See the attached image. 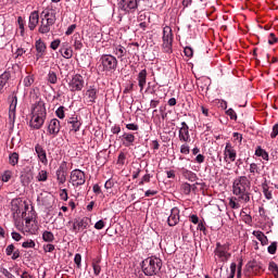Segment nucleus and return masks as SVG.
I'll return each instance as SVG.
<instances>
[{"label":"nucleus","instance_id":"1","mask_svg":"<svg viewBox=\"0 0 278 278\" xmlns=\"http://www.w3.org/2000/svg\"><path fill=\"white\" fill-rule=\"evenodd\" d=\"M249 190H251V180L247 176L237 177L232 182V192L237 198H230L229 206L232 210H238L240 203H249L251 201Z\"/></svg>","mask_w":278,"mask_h":278},{"label":"nucleus","instance_id":"2","mask_svg":"<svg viewBox=\"0 0 278 278\" xmlns=\"http://www.w3.org/2000/svg\"><path fill=\"white\" fill-rule=\"evenodd\" d=\"M141 269L146 277H153L162 270V260L155 256H150L142 261Z\"/></svg>","mask_w":278,"mask_h":278},{"label":"nucleus","instance_id":"3","mask_svg":"<svg viewBox=\"0 0 278 278\" xmlns=\"http://www.w3.org/2000/svg\"><path fill=\"white\" fill-rule=\"evenodd\" d=\"M100 67L103 73H114L118 68V59L112 54H102L100 56Z\"/></svg>","mask_w":278,"mask_h":278},{"label":"nucleus","instance_id":"4","mask_svg":"<svg viewBox=\"0 0 278 278\" xmlns=\"http://www.w3.org/2000/svg\"><path fill=\"white\" fill-rule=\"evenodd\" d=\"M70 184L73 188H79L86 184V173L79 168L73 169L70 174Z\"/></svg>","mask_w":278,"mask_h":278},{"label":"nucleus","instance_id":"5","mask_svg":"<svg viewBox=\"0 0 278 278\" xmlns=\"http://www.w3.org/2000/svg\"><path fill=\"white\" fill-rule=\"evenodd\" d=\"M138 3H140V0H121L117 8L124 14H135L138 10Z\"/></svg>","mask_w":278,"mask_h":278},{"label":"nucleus","instance_id":"6","mask_svg":"<svg viewBox=\"0 0 278 278\" xmlns=\"http://www.w3.org/2000/svg\"><path fill=\"white\" fill-rule=\"evenodd\" d=\"M86 86V80L81 74H75L68 83V88L71 92H81Z\"/></svg>","mask_w":278,"mask_h":278},{"label":"nucleus","instance_id":"7","mask_svg":"<svg viewBox=\"0 0 278 278\" xmlns=\"http://www.w3.org/2000/svg\"><path fill=\"white\" fill-rule=\"evenodd\" d=\"M99 99V89L92 85L89 86L85 92V103L87 105H94Z\"/></svg>","mask_w":278,"mask_h":278},{"label":"nucleus","instance_id":"8","mask_svg":"<svg viewBox=\"0 0 278 278\" xmlns=\"http://www.w3.org/2000/svg\"><path fill=\"white\" fill-rule=\"evenodd\" d=\"M91 219L88 217L76 218L73 222L72 231L73 233H79L84 231V229H88L90 227Z\"/></svg>","mask_w":278,"mask_h":278},{"label":"nucleus","instance_id":"9","mask_svg":"<svg viewBox=\"0 0 278 278\" xmlns=\"http://www.w3.org/2000/svg\"><path fill=\"white\" fill-rule=\"evenodd\" d=\"M36 210H25L22 213V219L25 222V231H31V224L36 220Z\"/></svg>","mask_w":278,"mask_h":278},{"label":"nucleus","instance_id":"10","mask_svg":"<svg viewBox=\"0 0 278 278\" xmlns=\"http://www.w3.org/2000/svg\"><path fill=\"white\" fill-rule=\"evenodd\" d=\"M215 255L219 257L220 262H227L231 257V254H229V243L220 244V242H217Z\"/></svg>","mask_w":278,"mask_h":278},{"label":"nucleus","instance_id":"11","mask_svg":"<svg viewBox=\"0 0 278 278\" xmlns=\"http://www.w3.org/2000/svg\"><path fill=\"white\" fill-rule=\"evenodd\" d=\"M66 175H68V167L66 161H63L55 172L58 186H64L66 184Z\"/></svg>","mask_w":278,"mask_h":278},{"label":"nucleus","instance_id":"12","mask_svg":"<svg viewBox=\"0 0 278 278\" xmlns=\"http://www.w3.org/2000/svg\"><path fill=\"white\" fill-rule=\"evenodd\" d=\"M236 157H238V152L236 151L231 142H226V146L224 149L225 162H228V163L236 162Z\"/></svg>","mask_w":278,"mask_h":278},{"label":"nucleus","instance_id":"13","mask_svg":"<svg viewBox=\"0 0 278 278\" xmlns=\"http://www.w3.org/2000/svg\"><path fill=\"white\" fill-rule=\"evenodd\" d=\"M180 125L181 127H179V130H178V139L181 142L188 143L192 140L190 138V126H188L186 122H181Z\"/></svg>","mask_w":278,"mask_h":278},{"label":"nucleus","instance_id":"14","mask_svg":"<svg viewBox=\"0 0 278 278\" xmlns=\"http://www.w3.org/2000/svg\"><path fill=\"white\" fill-rule=\"evenodd\" d=\"M35 153H36L39 162H41V164H43V166H47V164H49V159H47V150L45 149V146H42L40 143H36L35 144Z\"/></svg>","mask_w":278,"mask_h":278},{"label":"nucleus","instance_id":"15","mask_svg":"<svg viewBox=\"0 0 278 278\" xmlns=\"http://www.w3.org/2000/svg\"><path fill=\"white\" fill-rule=\"evenodd\" d=\"M55 21H58V18H54V17H50L48 20H41L40 26L38 28L39 34H49V31H51V27L55 25Z\"/></svg>","mask_w":278,"mask_h":278},{"label":"nucleus","instance_id":"16","mask_svg":"<svg viewBox=\"0 0 278 278\" xmlns=\"http://www.w3.org/2000/svg\"><path fill=\"white\" fill-rule=\"evenodd\" d=\"M31 114L35 116H41L43 118H47V106L45 105V101H37L33 106Z\"/></svg>","mask_w":278,"mask_h":278},{"label":"nucleus","instance_id":"17","mask_svg":"<svg viewBox=\"0 0 278 278\" xmlns=\"http://www.w3.org/2000/svg\"><path fill=\"white\" fill-rule=\"evenodd\" d=\"M60 129H62V126L60 125V119L58 118H52L49 123H48V134L49 136H58V134H60Z\"/></svg>","mask_w":278,"mask_h":278},{"label":"nucleus","instance_id":"18","mask_svg":"<svg viewBox=\"0 0 278 278\" xmlns=\"http://www.w3.org/2000/svg\"><path fill=\"white\" fill-rule=\"evenodd\" d=\"M45 121H47V117L33 115L29 121V127H31V129H41L42 125H45Z\"/></svg>","mask_w":278,"mask_h":278},{"label":"nucleus","instance_id":"19","mask_svg":"<svg viewBox=\"0 0 278 278\" xmlns=\"http://www.w3.org/2000/svg\"><path fill=\"white\" fill-rule=\"evenodd\" d=\"M11 210H29V204L23 198H15L11 201Z\"/></svg>","mask_w":278,"mask_h":278},{"label":"nucleus","instance_id":"20","mask_svg":"<svg viewBox=\"0 0 278 278\" xmlns=\"http://www.w3.org/2000/svg\"><path fill=\"white\" fill-rule=\"evenodd\" d=\"M38 23H40V14L38 13V11H33L28 20V29H30V31H34V29L38 27Z\"/></svg>","mask_w":278,"mask_h":278},{"label":"nucleus","instance_id":"21","mask_svg":"<svg viewBox=\"0 0 278 278\" xmlns=\"http://www.w3.org/2000/svg\"><path fill=\"white\" fill-rule=\"evenodd\" d=\"M67 125H72L71 131L77 134L81 129V119L77 115L68 117Z\"/></svg>","mask_w":278,"mask_h":278},{"label":"nucleus","instance_id":"22","mask_svg":"<svg viewBox=\"0 0 278 278\" xmlns=\"http://www.w3.org/2000/svg\"><path fill=\"white\" fill-rule=\"evenodd\" d=\"M181 175L185 179H188V181L194 182L199 179V176H197V173L187 169L184 165H180L179 167Z\"/></svg>","mask_w":278,"mask_h":278},{"label":"nucleus","instance_id":"23","mask_svg":"<svg viewBox=\"0 0 278 278\" xmlns=\"http://www.w3.org/2000/svg\"><path fill=\"white\" fill-rule=\"evenodd\" d=\"M119 139L124 147H134V142H136V136L131 132H124Z\"/></svg>","mask_w":278,"mask_h":278},{"label":"nucleus","instance_id":"24","mask_svg":"<svg viewBox=\"0 0 278 278\" xmlns=\"http://www.w3.org/2000/svg\"><path fill=\"white\" fill-rule=\"evenodd\" d=\"M147 75H148L147 68H144V70H141L137 76L140 92H142V90H144V86H147Z\"/></svg>","mask_w":278,"mask_h":278},{"label":"nucleus","instance_id":"25","mask_svg":"<svg viewBox=\"0 0 278 278\" xmlns=\"http://www.w3.org/2000/svg\"><path fill=\"white\" fill-rule=\"evenodd\" d=\"M169 227H175L179 223V210H170L167 218Z\"/></svg>","mask_w":278,"mask_h":278},{"label":"nucleus","instance_id":"26","mask_svg":"<svg viewBox=\"0 0 278 278\" xmlns=\"http://www.w3.org/2000/svg\"><path fill=\"white\" fill-rule=\"evenodd\" d=\"M247 268L248 270H252V273H254V275H257L261 270H264V266L262 265V263L257 262V261H251L247 264Z\"/></svg>","mask_w":278,"mask_h":278},{"label":"nucleus","instance_id":"27","mask_svg":"<svg viewBox=\"0 0 278 278\" xmlns=\"http://www.w3.org/2000/svg\"><path fill=\"white\" fill-rule=\"evenodd\" d=\"M16 105H18V97L14 94L11 98V104L9 106V118H12V114H13V119L16 118Z\"/></svg>","mask_w":278,"mask_h":278},{"label":"nucleus","instance_id":"28","mask_svg":"<svg viewBox=\"0 0 278 278\" xmlns=\"http://www.w3.org/2000/svg\"><path fill=\"white\" fill-rule=\"evenodd\" d=\"M113 53L117 56L118 60H121V62H123V56L127 55V49H125V47L122 45H114Z\"/></svg>","mask_w":278,"mask_h":278},{"label":"nucleus","instance_id":"29","mask_svg":"<svg viewBox=\"0 0 278 278\" xmlns=\"http://www.w3.org/2000/svg\"><path fill=\"white\" fill-rule=\"evenodd\" d=\"M20 179L22 186H28L29 184H31V179H34V176L30 172H21Z\"/></svg>","mask_w":278,"mask_h":278},{"label":"nucleus","instance_id":"30","mask_svg":"<svg viewBox=\"0 0 278 278\" xmlns=\"http://www.w3.org/2000/svg\"><path fill=\"white\" fill-rule=\"evenodd\" d=\"M41 21H47L48 18H58L55 10L46 9L40 13Z\"/></svg>","mask_w":278,"mask_h":278},{"label":"nucleus","instance_id":"31","mask_svg":"<svg viewBox=\"0 0 278 278\" xmlns=\"http://www.w3.org/2000/svg\"><path fill=\"white\" fill-rule=\"evenodd\" d=\"M35 49L37 51V53H47V43H45V41H42V39H38L35 42Z\"/></svg>","mask_w":278,"mask_h":278},{"label":"nucleus","instance_id":"32","mask_svg":"<svg viewBox=\"0 0 278 278\" xmlns=\"http://www.w3.org/2000/svg\"><path fill=\"white\" fill-rule=\"evenodd\" d=\"M163 41H173V28L170 26L163 28Z\"/></svg>","mask_w":278,"mask_h":278},{"label":"nucleus","instance_id":"33","mask_svg":"<svg viewBox=\"0 0 278 278\" xmlns=\"http://www.w3.org/2000/svg\"><path fill=\"white\" fill-rule=\"evenodd\" d=\"M74 48L76 51L84 49V42H81V36L79 34L74 35Z\"/></svg>","mask_w":278,"mask_h":278},{"label":"nucleus","instance_id":"34","mask_svg":"<svg viewBox=\"0 0 278 278\" xmlns=\"http://www.w3.org/2000/svg\"><path fill=\"white\" fill-rule=\"evenodd\" d=\"M12 77V74L8 71L3 72L0 75V86H2L3 88H5V84H8V81H10Z\"/></svg>","mask_w":278,"mask_h":278},{"label":"nucleus","instance_id":"35","mask_svg":"<svg viewBox=\"0 0 278 278\" xmlns=\"http://www.w3.org/2000/svg\"><path fill=\"white\" fill-rule=\"evenodd\" d=\"M47 179H49V172H47L46 169H40L36 176V180L37 181H47Z\"/></svg>","mask_w":278,"mask_h":278},{"label":"nucleus","instance_id":"36","mask_svg":"<svg viewBox=\"0 0 278 278\" xmlns=\"http://www.w3.org/2000/svg\"><path fill=\"white\" fill-rule=\"evenodd\" d=\"M262 189H263L264 197L268 201H270V199H273V191L269 189L268 184L267 182H263L262 184Z\"/></svg>","mask_w":278,"mask_h":278},{"label":"nucleus","instance_id":"37","mask_svg":"<svg viewBox=\"0 0 278 278\" xmlns=\"http://www.w3.org/2000/svg\"><path fill=\"white\" fill-rule=\"evenodd\" d=\"M20 155L18 152H12L9 154V164L11 166H16L18 164Z\"/></svg>","mask_w":278,"mask_h":278},{"label":"nucleus","instance_id":"38","mask_svg":"<svg viewBox=\"0 0 278 278\" xmlns=\"http://www.w3.org/2000/svg\"><path fill=\"white\" fill-rule=\"evenodd\" d=\"M47 81L48 84H58V74L53 71H49L47 75Z\"/></svg>","mask_w":278,"mask_h":278},{"label":"nucleus","instance_id":"39","mask_svg":"<svg viewBox=\"0 0 278 278\" xmlns=\"http://www.w3.org/2000/svg\"><path fill=\"white\" fill-rule=\"evenodd\" d=\"M255 155L256 157H263L264 160H268V152L262 149V146L256 147Z\"/></svg>","mask_w":278,"mask_h":278},{"label":"nucleus","instance_id":"40","mask_svg":"<svg viewBox=\"0 0 278 278\" xmlns=\"http://www.w3.org/2000/svg\"><path fill=\"white\" fill-rule=\"evenodd\" d=\"M42 240L45 242H53V240H55V236L53 235V232L46 230L42 233Z\"/></svg>","mask_w":278,"mask_h":278},{"label":"nucleus","instance_id":"41","mask_svg":"<svg viewBox=\"0 0 278 278\" xmlns=\"http://www.w3.org/2000/svg\"><path fill=\"white\" fill-rule=\"evenodd\" d=\"M66 108L64 106H59L55 111V116H58V118H60L61 121H64V118H66V113H65Z\"/></svg>","mask_w":278,"mask_h":278},{"label":"nucleus","instance_id":"42","mask_svg":"<svg viewBox=\"0 0 278 278\" xmlns=\"http://www.w3.org/2000/svg\"><path fill=\"white\" fill-rule=\"evenodd\" d=\"M162 48L164 53H173V41H163Z\"/></svg>","mask_w":278,"mask_h":278},{"label":"nucleus","instance_id":"43","mask_svg":"<svg viewBox=\"0 0 278 278\" xmlns=\"http://www.w3.org/2000/svg\"><path fill=\"white\" fill-rule=\"evenodd\" d=\"M60 53H62L65 60H71V58H73V49L71 48L61 49Z\"/></svg>","mask_w":278,"mask_h":278},{"label":"nucleus","instance_id":"44","mask_svg":"<svg viewBox=\"0 0 278 278\" xmlns=\"http://www.w3.org/2000/svg\"><path fill=\"white\" fill-rule=\"evenodd\" d=\"M239 214L242 217V219L247 223V225H251V223H253V218L247 212L240 211Z\"/></svg>","mask_w":278,"mask_h":278},{"label":"nucleus","instance_id":"45","mask_svg":"<svg viewBox=\"0 0 278 278\" xmlns=\"http://www.w3.org/2000/svg\"><path fill=\"white\" fill-rule=\"evenodd\" d=\"M100 262L101 261L99 260L92 263L93 274L96 275V277H99V275H101V265H99Z\"/></svg>","mask_w":278,"mask_h":278},{"label":"nucleus","instance_id":"46","mask_svg":"<svg viewBox=\"0 0 278 278\" xmlns=\"http://www.w3.org/2000/svg\"><path fill=\"white\" fill-rule=\"evenodd\" d=\"M180 190L185 194H190V192H192V186L188 182H184L180 187Z\"/></svg>","mask_w":278,"mask_h":278},{"label":"nucleus","instance_id":"47","mask_svg":"<svg viewBox=\"0 0 278 278\" xmlns=\"http://www.w3.org/2000/svg\"><path fill=\"white\" fill-rule=\"evenodd\" d=\"M12 179V170L7 169L4 170V173L2 174V181L4 184H8V181H10Z\"/></svg>","mask_w":278,"mask_h":278},{"label":"nucleus","instance_id":"48","mask_svg":"<svg viewBox=\"0 0 278 278\" xmlns=\"http://www.w3.org/2000/svg\"><path fill=\"white\" fill-rule=\"evenodd\" d=\"M250 173L252 175H260L261 173L260 166L256 163L250 164Z\"/></svg>","mask_w":278,"mask_h":278},{"label":"nucleus","instance_id":"49","mask_svg":"<svg viewBox=\"0 0 278 278\" xmlns=\"http://www.w3.org/2000/svg\"><path fill=\"white\" fill-rule=\"evenodd\" d=\"M23 84L25 88H29L34 84V76L28 75L24 78Z\"/></svg>","mask_w":278,"mask_h":278},{"label":"nucleus","instance_id":"50","mask_svg":"<svg viewBox=\"0 0 278 278\" xmlns=\"http://www.w3.org/2000/svg\"><path fill=\"white\" fill-rule=\"evenodd\" d=\"M180 153H182V155H190V146H188V143H184L180 146Z\"/></svg>","mask_w":278,"mask_h":278},{"label":"nucleus","instance_id":"51","mask_svg":"<svg viewBox=\"0 0 278 278\" xmlns=\"http://www.w3.org/2000/svg\"><path fill=\"white\" fill-rule=\"evenodd\" d=\"M226 114L230 117V121H238V114H236V111L233 109H228L226 111Z\"/></svg>","mask_w":278,"mask_h":278},{"label":"nucleus","instance_id":"52","mask_svg":"<svg viewBox=\"0 0 278 278\" xmlns=\"http://www.w3.org/2000/svg\"><path fill=\"white\" fill-rule=\"evenodd\" d=\"M17 25L21 29V35L23 36V34L25 33V21L23 20L22 16L17 17Z\"/></svg>","mask_w":278,"mask_h":278},{"label":"nucleus","instance_id":"53","mask_svg":"<svg viewBox=\"0 0 278 278\" xmlns=\"http://www.w3.org/2000/svg\"><path fill=\"white\" fill-rule=\"evenodd\" d=\"M15 228L17 229V231H22V233H25V224H23V222L16 219L15 220Z\"/></svg>","mask_w":278,"mask_h":278},{"label":"nucleus","instance_id":"54","mask_svg":"<svg viewBox=\"0 0 278 278\" xmlns=\"http://www.w3.org/2000/svg\"><path fill=\"white\" fill-rule=\"evenodd\" d=\"M267 251L270 255H275V253H277V242H271V244L267 248Z\"/></svg>","mask_w":278,"mask_h":278},{"label":"nucleus","instance_id":"55","mask_svg":"<svg viewBox=\"0 0 278 278\" xmlns=\"http://www.w3.org/2000/svg\"><path fill=\"white\" fill-rule=\"evenodd\" d=\"M22 247L23 249H34V247H36V242H34V240H28L23 242Z\"/></svg>","mask_w":278,"mask_h":278},{"label":"nucleus","instance_id":"56","mask_svg":"<svg viewBox=\"0 0 278 278\" xmlns=\"http://www.w3.org/2000/svg\"><path fill=\"white\" fill-rule=\"evenodd\" d=\"M149 181H151V174H146L141 178V181H139V186H144V184H149Z\"/></svg>","mask_w":278,"mask_h":278},{"label":"nucleus","instance_id":"57","mask_svg":"<svg viewBox=\"0 0 278 278\" xmlns=\"http://www.w3.org/2000/svg\"><path fill=\"white\" fill-rule=\"evenodd\" d=\"M278 42V38L275 33H270L268 37V45H276Z\"/></svg>","mask_w":278,"mask_h":278},{"label":"nucleus","instance_id":"58","mask_svg":"<svg viewBox=\"0 0 278 278\" xmlns=\"http://www.w3.org/2000/svg\"><path fill=\"white\" fill-rule=\"evenodd\" d=\"M184 53L186 58H192V55H194V50H192L191 47H186Z\"/></svg>","mask_w":278,"mask_h":278},{"label":"nucleus","instance_id":"59","mask_svg":"<svg viewBox=\"0 0 278 278\" xmlns=\"http://www.w3.org/2000/svg\"><path fill=\"white\" fill-rule=\"evenodd\" d=\"M61 40L60 39H55L50 43V49H52L53 51H56V49L60 47L61 45Z\"/></svg>","mask_w":278,"mask_h":278},{"label":"nucleus","instance_id":"60","mask_svg":"<svg viewBox=\"0 0 278 278\" xmlns=\"http://www.w3.org/2000/svg\"><path fill=\"white\" fill-rule=\"evenodd\" d=\"M198 88H200L201 92H207L210 90V85L203 84V83H198Z\"/></svg>","mask_w":278,"mask_h":278},{"label":"nucleus","instance_id":"61","mask_svg":"<svg viewBox=\"0 0 278 278\" xmlns=\"http://www.w3.org/2000/svg\"><path fill=\"white\" fill-rule=\"evenodd\" d=\"M75 29H77V24L70 25L65 31V36H71Z\"/></svg>","mask_w":278,"mask_h":278},{"label":"nucleus","instance_id":"62","mask_svg":"<svg viewBox=\"0 0 278 278\" xmlns=\"http://www.w3.org/2000/svg\"><path fill=\"white\" fill-rule=\"evenodd\" d=\"M74 262L77 268H81V254H75Z\"/></svg>","mask_w":278,"mask_h":278},{"label":"nucleus","instance_id":"63","mask_svg":"<svg viewBox=\"0 0 278 278\" xmlns=\"http://www.w3.org/2000/svg\"><path fill=\"white\" fill-rule=\"evenodd\" d=\"M277 136H278V124H275L273 126V130L270 132V138L275 139V138H277Z\"/></svg>","mask_w":278,"mask_h":278},{"label":"nucleus","instance_id":"64","mask_svg":"<svg viewBox=\"0 0 278 278\" xmlns=\"http://www.w3.org/2000/svg\"><path fill=\"white\" fill-rule=\"evenodd\" d=\"M2 273V275H4V277L7 278H16L14 275H12V273H10L8 269L5 268H1L0 270Z\"/></svg>","mask_w":278,"mask_h":278}]
</instances>
